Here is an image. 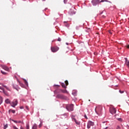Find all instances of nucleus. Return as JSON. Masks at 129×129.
I'll return each mask as SVG.
<instances>
[{
  "label": "nucleus",
  "mask_w": 129,
  "mask_h": 129,
  "mask_svg": "<svg viewBox=\"0 0 129 129\" xmlns=\"http://www.w3.org/2000/svg\"><path fill=\"white\" fill-rule=\"evenodd\" d=\"M84 117H85V118H86V119H88L87 116L86 115V114H85V115H84Z\"/></svg>",
  "instance_id": "obj_31"
},
{
  "label": "nucleus",
  "mask_w": 129,
  "mask_h": 129,
  "mask_svg": "<svg viewBox=\"0 0 129 129\" xmlns=\"http://www.w3.org/2000/svg\"><path fill=\"white\" fill-rule=\"evenodd\" d=\"M3 69H4V70H6V71H9V70H10V69H9V68H8V67L6 66H3L2 67Z\"/></svg>",
  "instance_id": "obj_11"
},
{
  "label": "nucleus",
  "mask_w": 129,
  "mask_h": 129,
  "mask_svg": "<svg viewBox=\"0 0 129 129\" xmlns=\"http://www.w3.org/2000/svg\"><path fill=\"white\" fill-rule=\"evenodd\" d=\"M66 99V100H69V98H68V97H66V99Z\"/></svg>",
  "instance_id": "obj_32"
},
{
  "label": "nucleus",
  "mask_w": 129,
  "mask_h": 129,
  "mask_svg": "<svg viewBox=\"0 0 129 129\" xmlns=\"http://www.w3.org/2000/svg\"><path fill=\"white\" fill-rule=\"evenodd\" d=\"M9 112H12V113H15L16 111L15 110L10 109L9 110Z\"/></svg>",
  "instance_id": "obj_19"
},
{
  "label": "nucleus",
  "mask_w": 129,
  "mask_h": 129,
  "mask_svg": "<svg viewBox=\"0 0 129 129\" xmlns=\"http://www.w3.org/2000/svg\"><path fill=\"white\" fill-rule=\"evenodd\" d=\"M109 111L111 114H114L116 113V109H115L113 106H111L110 107Z\"/></svg>",
  "instance_id": "obj_4"
},
{
  "label": "nucleus",
  "mask_w": 129,
  "mask_h": 129,
  "mask_svg": "<svg viewBox=\"0 0 129 129\" xmlns=\"http://www.w3.org/2000/svg\"><path fill=\"white\" fill-rule=\"evenodd\" d=\"M0 104H2V103H0Z\"/></svg>",
  "instance_id": "obj_46"
},
{
  "label": "nucleus",
  "mask_w": 129,
  "mask_h": 129,
  "mask_svg": "<svg viewBox=\"0 0 129 129\" xmlns=\"http://www.w3.org/2000/svg\"><path fill=\"white\" fill-rule=\"evenodd\" d=\"M66 107L69 111H73V107H74V105L73 104L68 105Z\"/></svg>",
  "instance_id": "obj_3"
},
{
  "label": "nucleus",
  "mask_w": 129,
  "mask_h": 129,
  "mask_svg": "<svg viewBox=\"0 0 129 129\" xmlns=\"http://www.w3.org/2000/svg\"><path fill=\"white\" fill-rule=\"evenodd\" d=\"M26 129H30V125L29 124H26Z\"/></svg>",
  "instance_id": "obj_20"
},
{
  "label": "nucleus",
  "mask_w": 129,
  "mask_h": 129,
  "mask_svg": "<svg viewBox=\"0 0 129 129\" xmlns=\"http://www.w3.org/2000/svg\"><path fill=\"white\" fill-rule=\"evenodd\" d=\"M67 2V0H64V4H66V2Z\"/></svg>",
  "instance_id": "obj_38"
},
{
  "label": "nucleus",
  "mask_w": 129,
  "mask_h": 129,
  "mask_svg": "<svg viewBox=\"0 0 129 129\" xmlns=\"http://www.w3.org/2000/svg\"><path fill=\"white\" fill-rule=\"evenodd\" d=\"M57 41H58V42H61V38H60V37H59V38H58V39H57Z\"/></svg>",
  "instance_id": "obj_30"
},
{
  "label": "nucleus",
  "mask_w": 129,
  "mask_h": 129,
  "mask_svg": "<svg viewBox=\"0 0 129 129\" xmlns=\"http://www.w3.org/2000/svg\"><path fill=\"white\" fill-rule=\"evenodd\" d=\"M17 81L19 83V85L21 86V87H25V85H24V84L23 83H21V82H20V81H19V80H18Z\"/></svg>",
  "instance_id": "obj_14"
},
{
  "label": "nucleus",
  "mask_w": 129,
  "mask_h": 129,
  "mask_svg": "<svg viewBox=\"0 0 129 129\" xmlns=\"http://www.w3.org/2000/svg\"><path fill=\"white\" fill-rule=\"evenodd\" d=\"M118 116H119V115H118V114H116L115 115V118H116V119H117L119 121H121V118H119V117H118Z\"/></svg>",
  "instance_id": "obj_10"
},
{
  "label": "nucleus",
  "mask_w": 129,
  "mask_h": 129,
  "mask_svg": "<svg viewBox=\"0 0 129 129\" xmlns=\"http://www.w3.org/2000/svg\"><path fill=\"white\" fill-rule=\"evenodd\" d=\"M1 73H2V74H4V75H6V74H7V73H6L3 71H1Z\"/></svg>",
  "instance_id": "obj_24"
},
{
  "label": "nucleus",
  "mask_w": 129,
  "mask_h": 129,
  "mask_svg": "<svg viewBox=\"0 0 129 129\" xmlns=\"http://www.w3.org/2000/svg\"><path fill=\"white\" fill-rule=\"evenodd\" d=\"M41 126H42V125L41 124H40L39 125V127H41Z\"/></svg>",
  "instance_id": "obj_41"
},
{
  "label": "nucleus",
  "mask_w": 129,
  "mask_h": 129,
  "mask_svg": "<svg viewBox=\"0 0 129 129\" xmlns=\"http://www.w3.org/2000/svg\"><path fill=\"white\" fill-rule=\"evenodd\" d=\"M42 1H46V0H42Z\"/></svg>",
  "instance_id": "obj_48"
},
{
  "label": "nucleus",
  "mask_w": 129,
  "mask_h": 129,
  "mask_svg": "<svg viewBox=\"0 0 129 129\" xmlns=\"http://www.w3.org/2000/svg\"><path fill=\"white\" fill-rule=\"evenodd\" d=\"M0 103H3V98L2 97H1L0 98Z\"/></svg>",
  "instance_id": "obj_22"
},
{
  "label": "nucleus",
  "mask_w": 129,
  "mask_h": 129,
  "mask_svg": "<svg viewBox=\"0 0 129 129\" xmlns=\"http://www.w3.org/2000/svg\"><path fill=\"white\" fill-rule=\"evenodd\" d=\"M65 83H66V85H67H67H68V84H69V83H68V81H65Z\"/></svg>",
  "instance_id": "obj_29"
},
{
  "label": "nucleus",
  "mask_w": 129,
  "mask_h": 129,
  "mask_svg": "<svg viewBox=\"0 0 129 129\" xmlns=\"http://www.w3.org/2000/svg\"><path fill=\"white\" fill-rule=\"evenodd\" d=\"M116 129H120V127H119V126H117Z\"/></svg>",
  "instance_id": "obj_36"
},
{
  "label": "nucleus",
  "mask_w": 129,
  "mask_h": 129,
  "mask_svg": "<svg viewBox=\"0 0 129 129\" xmlns=\"http://www.w3.org/2000/svg\"><path fill=\"white\" fill-rule=\"evenodd\" d=\"M51 51L53 52V53H55L57 52V51L59 50V47L58 46H53L51 47Z\"/></svg>",
  "instance_id": "obj_6"
},
{
  "label": "nucleus",
  "mask_w": 129,
  "mask_h": 129,
  "mask_svg": "<svg viewBox=\"0 0 129 129\" xmlns=\"http://www.w3.org/2000/svg\"><path fill=\"white\" fill-rule=\"evenodd\" d=\"M26 109H27V110H29V107H28V106H26Z\"/></svg>",
  "instance_id": "obj_35"
},
{
  "label": "nucleus",
  "mask_w": 129,
  "mask_h": 129,
  "mask_svg": "<svg viewBox=\"0 0 129 129\" xmlns=\"http://www.w3.org/2000/svg\"><path fill=\"white\" fill-rule=\"evenodd\" d=\"M5 102H6V103H7V104H11V100H10V99H6V100H5Z\"/></svg>",
  "instance_id": "obj_13"
},
{
  "label": "nucleus",
  "mask_w": 129,
  "mask_h": 129,
  "mask_svg": "<svg viewBox=\"0 0 129 129\" xmlns=\"http://www.w3.org/2000/svg\"><path fill=\"white\" fill-rule=\"evenodd\" d=\"M4 129H6L7 128H8V124H6L5 126H4Z\"/></svg>",
  "instance_id": "obj_28"
},
{
  "label": "nucleus",
  "mask_w": 129,
  "mask_h": 129,
  "mask_svg": "<svg viewBox=\"0 0 129 129\" xmlns=\"http://www.w3.org/2000/svg\"><path fill=\"white\" fill-rule=\"evenodd\" d=\"M104 2H108V1H107V0H101L100 1V0H93L92 1V3L93 4V6H96V5H97V4H98L99 3H103Z\"/></svg>",
  "instance_id": "obj_2"
},
{
  "label": "nucleus",
  "mask_w": 129,
  "mask_h": 129,
  "mask_svg": "<svg viewBox=\"0 0 129 129\" xmlns=\"http://www.w3.org/2000/svg\"><path fill=\"white\" fill-rule=\"evenodd\" d=\"M3 93H4V94H5V95H7V96H8L9 95V93H8V92L5 90L3 91Z\"/></svg>",
  "instance_id": "obj_18"
},
{
  "label": "nucleus",
  "mask_w": 129,
  "mask_h": 129,
  "mask_svg": "<svg viewBox=\"0 0 129 129\" xmlns=\"http://www.w3.org/2000/svg\"><path fill=\"white\" fill-rule=\"evenodd\" d=\"M23 108H24V107L23 106L20 107L21 109H23Z\"/></svg>",
  "instance_id": "obj_40"
},
{
  "label": "nucleus",
  "mask_w": 129,
  "mask_h": 129,
  "mask_svg": "<svg viewBox=\"0 0 129 129\" xmlns=\"http://www.w3.org/2000/svg\"><path fill=\"white\" fill-rule=\"evenodd\" d=\"M3 87H5V88H6L7 90L10 91V89L7 86L3 85Z\"/></svg>",
  "instance_id": "obj_17"
},
{
  "label": "nucleus",
  "mask_w": 129,
  "mask_h": 129,
  "mask_svg": "<svg viewBox=\"0 0 129 129\" xmlns=\"http://www.w3.org/2000/svg\"><path fill=\"white\" fill-rule=\"evenodd\" d=\"M126 48H127V49H129V45L126 46Z\"/></svg>",
  "instance_id": "obj_39"
},
{
  "label": "nucleus",
  "mask_w": 129,
  "mask_h": 129,
  "mask_svg": "<svg viewBox=\"0 0 129 129\" xmlns=\"http://www.w3.org/2000/svg\"><path fill=\"white\" fill-rule=\"evenodd\" d=\"M11 106L12 107H15L16 105H18V100L15 99L11 103Z\"/></svg>",
  "instance_id": "obj_7"
},
{
  "label": "nucleus",
  "mask_w": 129,
  "mask_h": 129,
  "mask_svg": "<svg viewBox=\"0 0 129 129\" xmlns=\"http://www.w3.org/2000/svg\"><path fill=\"white\" fill-rule=\"evenodd\" d=\"M0 89L3 90V92L5 91V89L1 86H0Z\"/></svg>",
  "instance_id": "obj_23"
},
{
  "label": "nucleus",
  "mask_w": 129,
  "mask_h": 129,
  "mask_svg": "<svg viewBox=\"0 0 129 129\" xmlns=\"http://www.w3.org/2000/svg\"><path fill=\"white\" fill-rule=\"evenodd\" d=\"M104 122H103V123H104Z\"/></svg>",
  "instance_id": "obj_47"
},
{
  "label": "nucleus",
  "mask_w": 129,
  "mask_h": 129,
  "mask_svg": "<svg viewBox=\"0 0 129 129\" xmlns=\"http://www.w3.org/2000/svg\"><path fill=\"white\" fill-rule=\"evenodd\" d=\"M67 27H69V25H67Z\"/></svg>",
  "instance_id": "obj_44"
},
{
  "label": "nucleus",
  "mask_w": 129,
  "mask_h": 129,
  "mask_svg": "<svg viewBox=\"0 0 129 129\" xmlns=\"http://www.w3.org/2000/svg\"><path fill=\"white\" fill-rule=\"evenodd\" d=\"M93 125H94V122L91 121H89L87 124V128H90V127L93 126Z\"/></svg>",
  "instance_id": "obj_8"
},
{
  "label": "nucleus",
  "mask_w": 129,
  "mask_h": 129,
  "mask_svg": "<svg viewBox=\"0 0 129 129\" xmlns=\"http://www.w3.org/2000/svg\"><path fill=\"white\" fill-rule=\"evenodd\" d=\"M72 119L73 120V121H75V122L76 123V124H77L78 125H79L80 124V121H77V120H76L75 119V116L74 115H72Z\"/></svg>",
  "instance_id": "obj_5"
},
{
  "label": "nucleus",
  "mask_w": 129,
  "mask_h": 129,
  "mask_svg": "<svg viewBox=\"0 0 129 129\" xmlns=\"http://www.w3.org/2000/svg\"><path fill=\"white\" fill-rule=\"evenodd\" d=\"M20 129H24V127L23 126H21Z\"/></svg>",
  "instance_id": "obj_42"
},
{
  "label": "nucleus",
  "mask_w": 129,
  "mask_h": 129,
  "mask_svg": "<svg viewBox=\"0 0 129 129\" xmlns=\"http://www.w3.org/2000/svg\"><path fill=\"white\" fill-rule=\"evenodd\" d=\"M125 63H126V62L128 61V60H127V58H125Z\"/></svg>",
  "instance_id": "obj_33"
},
{
  "label": "nucleus",
  "mask_w": 129,
  "mask_h": 129,
  "mask_svg": "<svg viewBox=\"0 0 129 129\" xmlns=\"http://www.w3.org/2000/svg\"><path fill=\"white\" fill-rule=\"evenodd\" d=\"M24 83L26 84V85H28V82L26 80H24Z\"/></svg>",
  "instance_id": "obj_21"
},
{
  "label": "nucleus",
  "mask_w": 129,
  "mask_h": 129,
  "mask_svg": "<svg viewBox=\"0 0 129 129\" xmlns=\"http://www.w3.org/2000/svg\"><path fill=\"white\" fill-rule=\"evenodd\" d=\"M38 126H37V124H34L32 126V129H37Z\"/></svg>",
  "instance_id": "obj_15"
},
{
  "label": "nucleus",
  "mask_w": 129,
  "mask_h": 129,
  "mask_svg": "<svg viewBox=\"0 0 129 129\" xmlns=\"http://www.w3.org/2000/svg\"><path fill=\"white\" fill-rule=\"evenodd\" d=\"M13 127L14 129H19V128L17 127V126H16L15 125H13Z\"/></svg>",
  "instance_id": "obj_27"
},
{
  "label": "nucleus",
  "mask_w": 129,
  "mask_h": 129,
  "mask_svg": "<svg viewBox=\"0 0 129 129\" xmlns=\"http://www.w3.org/2000/svg\"><path fill=\"white\" fill-rule=\"evenodd\" d=\"M21 122H22L21 121H19L18 122V123H21Z\"/></svg>",
  "instance_id": "obj_37"
},
{
  "label": "nucleus",
  "mask_w": 129,
  "mask_h": 129,
  "mask_svg": "<svg viewBox=\"0 0 129 129\" xmlns=\"http://www.w3.org/2000/svg\"><path fill=\"white\" fill-rule=\"evenodd\" d=\"M54 86H58V85H54Z\"/></svg>",
  "instance_id": "obj_45"
},
{
  "label": "nucleus",
  "mask_w": 129,
  "mask_h": 129,
  "mask_svg": "<svg viewBox=\"0 0 129 129\" xmlns=\"http://www.w3.org/2000/svg\"><path fill=\"white\" fill-rule=\"evenodd\" d=\"M107 128H108V127H106L105 128V129H107Z\"/></svg>",
  "instance_id": "obj_43"
},
{
  "label": "nucleus",
  "mask_w": 129,
  "mask_h": 129,
  "mask_svg": "<svg viewBox=\"0 0 129 129\" xmlns=\"http://www.w3.org/2000/svg\"><path fill=\"white\" fill-rule=\"evenodd\" d=\"M120 93H123V91L119 90Z\"/></svg>",
  "instance_id": "obj_34"
},
{
  "label": "nucleus",
  "mask_w": 129,
  "mask_h": 129,
  "mask_svg": "<svg viewBox=\"0 0 129 129\" xmlns=\"http://www.w3.org/2000/svg\"><path fill=\"white\" fill-rule=\"evenodd\" d=\"M69 14L71 16L72 15H74L75 14V12L73 10H71L69 12Z\"/></svg>",
  "instance_id": "obj_12"
},
{
  "label": "nucleus",
  "mask_w": 129,
  "mask_h": 129,
  "mask_svg": "<svg viewBox=\"0 0 129 129\" xmlns=\"http://www.w3.org/2000/svg\"><path fill=\"white\" fill-rule=\"evenodd\" d=\"M56 97L57 98H60V99H65L66 98V96H64L62 94H58L56 96Z\"/></svg>",
  "instance_id": "obj_9"
},
{
  "label": "nucleus",
  "mask_w": 129,
  "mask_h": 129,
  "mask_svg": "<svg viewBox=\"0 0 129 129\" xmlns=\"http://www.w3.org/2000/svg\"><path fill=\"white\" fill-rule=\"evenodd\" d=\"M12 121H14V122H15V123H18V121L17 120H15L14 119H12Z\"/></svg>",
  "instance_id": "obj_26"
},
{
  "label": "nucleus",
  "mask_w": 129,
  "mask_h": 129,
  "mask_svg": "<svg viewBox=\"0 0 129 129\" xmlns=\"http://www.w3.org/2000/svg\"><path fill=\"white\" fill-rule=\"evenodd\" d=\"M95 111L96 113H97V114H98V115H99V114H101V112H102V106H97L95 109Z\"/></svg>",
  "instance_id": "obj_1"
},
{
  "label": "nucleus",
  "mask_w": 129,
  "mask_h": 129,
  "mask_svg": "<svg viewBox=\"0 0 129 129\" xmlns=\"http://www.w3.org/2000/svg\"><path fill=\"white\" fill-rule=\"evenodd\" d=\"M61 85L62 87H63V88H67V87L66 86L65 84H64L63 83L61 84Z\"/></svg>",
  "instance_id": "obj_16"
},
{
  "label": "nucleus",
  "mask_w": 129,
  "mask_h": 129,
  "mask_svg": "<svg viewBox=\"0 0 129 129\" xmlns=\"http://www.w3.org/2000/svg\"><path fill=\"white\" fill-rule=\"evenodd\" d=\"M125 64L129 68V61H126Z\"/></svg>",
  "instance_id": "obj_25"
}]
</instances>
